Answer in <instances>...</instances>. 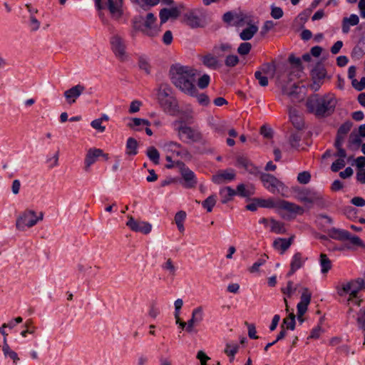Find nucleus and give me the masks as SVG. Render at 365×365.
<instances>
[{"label": "nucleus", "mask_w": 365, "mask_h": 365, "mask_svg": "<svg viewBox=\"0 0 365 365\" xmlns=\"http://www.w3.org/2000/svg\"><path fill=\"white\" fill-rule=\"evenodd\" d=\"M40 25V21L34 16H30L29 26L31 31H36L39 29Z\"/></svg>", "instance_id": "obj_57"}, {"label": "nucleus", "mask_w": 365, "mask_h": 365, "mask_svg": "<svg viewBox=\"0 0 365 365\" xmlns=\"http://www.w3.org/2000/svg\"><path fill=\"white\" fill-rule=\"evenodd\" d=\"M257 31L258 27L252 24L242 31V32L240 34V37L243 41L250 40L257 32Z\"/></svg>", "instance_id": "obj_28"}, {"label": "nucleus", "mask_w": 365, "mask_h": 365, "mask_svg": "<svg viewBox=\"0 0 365 365\" xmlns=\"http://www.w3.org/2000/svg\"><path fill=\"white\" fill-rule=\"evenodd\" d=\"M352 123L350 121H346L342 125H341V126L337 130V133L346 136V134L350 131Z\"/></svg>", "instance_id": "obj_51"}, {"label": "nucleus", "mask_w": 365, "mask_h": 365, "mask_svg": "<svg viewBox=\"0 0 365 365\" xmlns=\"http://www.w3.org/2000/svg\"><path fill=\"white\" fill-rule=\"evenodd\" d=\"M203 319V309L202 307H198L192 310V317L187 321L186 331L191 333L193 331V327L200 324Z\"/></svg>", "instance_id": "obj_15"}, {"label": "nucleus", "mask_w": 365, "mask_h": 365, "mask_svg": "<svg viewBox=\"0 0 365 365\" xmlns=\"http://www.w3.org/2000/svg\"><path fill=\"white\" fill-rule=\"evenodd\" d=\"M311 299L312 293L309 292V289L307 287L303 288V292L300 297L299 303L309 305L310 304Z\"/></svg>", "instance_id": "obj_46"}, {"label": "nucleus", "mask_w": 365, "mask_h": 365, "mask_svg": "<svg viewBox=\"0 0 365 365\" xmlns=\"http://www.w3.org/2000/svg\"><path fill=\"white\" fill-rule=\"evenodd\" d=\"M237 165L244 168L250 173H255L257 170L256 167L253 166L250 160L244 155H240L237 158Z\"/></svg>", "instance_id": "obj_23"}, {"label": "nucleus", "mask_w": 365, "mask_h": 365, "mask_svg": "<svg viewBox=\"0 0 365 365\" xmlns=\"http://www.w3.org/2000/svg\"><path fill=\"white\" fill-rule=\"evenodd\" d=\"M143 125H150V121L143 118H130V122L128 123V127L135 131L140 130L139 127Z\"/></svg>", "instance_id": "obj_26"}, {"label": "nucleus", "mask_w": 365, "mask_h": 365, "mask_svg": "<svg viewBox=\"0 0 365 365\" xmlns=\"http://www.w3.org/2000/svg\"><path fill=\"white\" fill-rule=\"evenodd\" d=\"M157 19L153 13L147 14L143 19L144 34L150 37L155 36L158 34V29L155 26Z\"/></svg>", "instance_id": "obj_12"}, {"label": "nucleus", "mask_w": 365, "mask_h": 365, "mask_svg": "<svg viewBox=\"0 0 365 365\" xmlns=\"http://www.w3.org/2000/svg\"><path fill=\"white\" fill-rule=\"evenodd\" d=\"M179 138L187 143H200L203 136L200 131L186 125H181L178 128Z\"/></svg>", "instance_id": "obj_7"}, {"label": "nucleus", "mask_w": 365, "mask_h": 365, "mask_svg": "<svg viewBox=\"0 0 365 365\" xmlns=\"http://www.w3.org/2000/svg\"><path fill=\"white\" fill-rule=\"evenodd\" d=\"M133 29L144 34L143 18L141 16H135L132 20Z\"/></svg>", "instance_id": "obj_41"}, {"label": "nucleus", "mask_w": 365, "mask_h": 365, "mask_svg": "<svg viewBox=\"0 0 365 365\" xmlns=\"http://www.w3.org/2000/svg\"><path fill=\"white\" fill-rule=\"evenodd\" d=\"M217 202V196L215 195H211L202 202V206L205 208L207 212H212Z\"/></svg>", "instance_id": "obj_36"}, {"label": "nucleus", "mask_w": 365, "mask_h": 365, "mask_svg": "<svg viewBox=\"0 0 365 365\" xmlns=\"http://www.w3.org/2000/svg\"><path fill=\"white\" fill-rule=\"evenodd\" d=\"M110 43L115 56L121 61L124 60L125 57V45L123 38L119 35L115 34L110 37Z\"/></svg>", "instance_id": "obj_10"}, {"label": "nucleus", "mask_w": 365, "mask_h": 365, "mask_svg": "<svg viewBox=\"0 0 365 365\" xmlns=\"http://www.w3.org/2000/svg\"><path fill=\"white\" fill-rule=\"evenodd\" d=\"M292 244V238L285 239V238H279L274 242V247L276 249H280L283 252L287 250Z\"/></svg>", "instance_id": "obj_34"}, {"label": "nucleus", "mask_w": 365, "mask_h": 365, "mask_svg": "<svg viewBox=\"0 0 365 365\" xmlns=\"http://www.w3.org/2000/svg\"><path fill=\"white\" fill-rule=\"evenodd\" d=\"M312 12V9H306L298 15L297 19L302 24V26H304V24L307 21Z\"/></svg>", "instance_id": "obj_45"}, {"label": "nucleus", "mask_w": 365, "mask_h": 365, "mask_svg": "<svg viewBox=\"0 0 365 365\" xmlns=\"http://www.w3.org/2000/svg\"><path fill=\"white\" fill-rule=\"evenodd\" d=\"M162 268L164 270L168 271L169 273L173 276L175 274L176 267L173 264L171 259H168L164 264H163Z\"/></svg>", "instance_id": "obj_49"}, {"label": "nucleus", "mask_w": 365, "mask_h": 365, "mask_svg": "<svg viewBox=\"0 0 365 365\" xmlns=\"http://www.w3.org/2000/svg\"><path fill=\"white\" fill-rule=\"evenodd\" d=\"M350 232L346 230L332 227L328 230V236L334 240L344 241L349 237Z\"/></svg>", "instance_id": "obj_20"}, {"label": "nucleus", "mask_w": 365, "mask_h": 365, "mask_svg": "<svg viewBox=\"0 0 365 365\" xmlns=\"http://www.w3.org/2000/svg\"><path fill=\"white\" fill-rule=\"evenodd\" d=\"M138 66L139 68L144 71L146 74L150 73V66L148 61L144 57H140L138 59Z\"/></svg>", "instance_id": "obj_52"}, {"label": "nucleus", "mask_w": 365, "mask_h": 365, "mask_svg": "<svg viewBox=\"0 0 365 365\" xmlns=\"http://www.w3.org/2000/svg\"><path fill=\"white\" fill-rule=\"evenodd\" d=\"M132 3L138 5L144 10L150 9L159 4L160 0H130Z\"/></svg>", "instance_id": "obj_31"}, {"label": "nucleus", "mask_w": 365, "mask_h": 365, "mask_svg": "<svg viewBox=\"0 0 365 365\" xmlns=\"http://www.w3.org/2000/svg\"><path fill=\"white\" fill-rule=\"evenodd\" d=\"M158 102L164 110L167 112H171L175 110L177 104L175 98L168 97L166 98H162L158 100Z\"/></svg>", "instance_id": "obj_25"}, {"label": "nucleus", "mask_w": 365, "mask_h": 365, "mask_svg": "<svg viewBox=\"0 0 365 365\" xmlns=\"http://www.w3.org/2000/svg\"><path fill=\"white\" fill-rule=\"evenodd\" d=\"M128 222L126 225L133 232H140L144 235H148L151 232L152 225L149 222L144 221H138L130 215L128 216Z\"/></svg>", "instance_id": "obj_9"}, {"label": "nucleus", "mask_w": 365, "mask_h": 365, "mask_svg": "<svg viewBox=\"0 0 365 365\" xmlns=\"http://www.w3.org/2000/svg\"><path fill=\"white\" fill-rule=\"evenodd\" d=\"M91 125L98 131L103 133L105 131L106 127L102 125V119H95L91 123Z\"/></svg>", "instance_id": "obj_64"}, {"label": "nucleus", "mask_w": 365, "mask_h": 365, "mask_svg": "<svg viewBox=\"0 0 365 365\" xmlns=\"http://www.w3.org/2000/svg\"><path fill=\"white\" fill-rule=\"evenodd\" d=\"M193 96H196L197 99V102L203 106H207L210 103V98H209L208 96L206 95L205 93L197 94V92L196 94L194 95Z\"/></svg>", "instance_id": "obj_60"}, {"label": "nucleus", "mask_w": 365, "mask_h": 365, "mask_svg": "<svg viewBox=\"0 0 365 365\" xmlns=\"http://www.w3.org/2000/svg\"><path fill=\"white\" fill-rule=\"evenodd\" d=\"M200 60L202 64L210 69L216 70L221 66V63L217 59V57L212 53H207L202 56Z\"/></svg>", "instance_id": "obj_18"}, {"label": "nucleus", "mask_w": 365, "mask_h": 365, "mask_svg": "<svg viewBox=\"0 0 365 365\" xmlns=\"http://www.w3.org/2000/svg\"><path fill=\"white\" fill-rule=\"evenodd\" d=\"M182 22L190 29L204 28L207 25L205 14L201 9H190L183 14Z\"/></svg>", "instance_id": "obj_6"}, {"label": "nucleus", "mask_w": 365, "mask_h": 365, "mask_svg": "<svg viewBox=\"0 0 365 365\" xmlns=\"http://www.w3.org/2000/svg\"><path fill=\"white\" fill-rule=\"evenodd\" d=\"M252 45L250 43L245 42L240 44L237 52L240 55L245 56L247 55L251 51Z\"/></svg>", "instance_id": "obj_48"}, {"label": "nucleus", "mask_w": 365, "mask_h": 365, "mask_svg": "<svg viewBox=\"0 0 365 365\" xmlns=\"http://www.w3.org/2000/svg\"><path fill=\"white\" fill-rule=\"evenodd\" d=\"M138 142L133 138H128L126 142V154L128 155H135L138 153Z\"/></svg>", "instance_id": "obj_30"}, {"label": "nucleus", "mask_w": 365, "mask_h": 365, "mask_svg": "<svg viewBox=\"0 0 365 365\" xmlns=\"http://www.w3.org/2000/svg\"><path fill=\"white\" fill-rule=\"evenodd\" d=\"M235 174L232 170H224L222 173L212 176V181L216 184L222 183L223 180H232Z\"/></svg>", "instance_id": "obj_22"}, {"label": "nucleus", "mask_w": 365, "mask_h": 365, "mask_svg": "<svg viewBox=\"0 0 365 365\" xmlns=\"http://www.w3.org/2000/svg\"><path fill=\"white\" fill-rule=\"evenodd\" d=\"M239 63V58L236 55H228L225 60V64L227 67H234Z\"/></svg>", "instance_id": "obj_50"}, {"label": "nucleus", "mask_w": 365, "mask_h": 365, "mask_svg": "<svg viewBox=\"0 0 365 365\" xmlns=\"http://www.w3.org/2000/svg\"><path fill=\"white\" fill-rule=\"evenodd\" d=\"M255 77L258 81L259 84L261 86L265 87L268 85L269 81L267 76H263L259 71H255Z\"/></svg>", "instance_id": "obj_55"}, {"label": "nucleus", "mask_w": 365, "mask_h": 365, "mask_svg": "<svg viewBox=\"0 0 365 365\" xmlns=\"http://www.w3.org/2000/svg\"><path fill=\"white\" fill-rule=\"evenodd\" d=\"M349 146L356 145L359 147L361 144V140L360 138V135L357 134L351 133L349 135Z\"/></svg>", "instance_id": "obj_62"}, {"label": "nucleus", "mask_w": 365, "mask_h": 365, "mask_svg": "<svg viewBox=\"0 0 365 365\" xmlns=\"http://www.w3.org/2000/svg\"><path fill=\"white\" fill-rule=\"evenodd\" d=\"M257 200L259 207L272 208L274 207V203L272 199L265 200L262 198H257Z\"/></svg>", "instance_id": "obj_54"}, {"label": "nucleus", "mask_w": 365, "mask_h": 365, "mask_svg": "<svg viewBox=\"0 0 365 365\" xmlns=\"http://www.w3.org/2000/svg\"><path fill=\"white\" fill-rule=\"evenodd\" d=\"M288 61L290 64L297 70L302 71L303 69L301 59L298 57H296L294 54H291L289 56Z\"/></svg>", "instance_id": "obj_47"}, {"label": "nucleus", "mask_w": 365, "mask_h": 365, "mask_svg": "<svg viewBox=\"0 0 365 365\" xmlns=\"http://www.w3.org/2000/svg\"><path fill=\"white\" fill-rule=\"evenodd\" d=\"M311 179V175L308 171L299 173L297 176V180L301 184H307Z\"/></svg>", "instance_id": "obj_56"}, {"label": "nucleus", "mask_w": 365, "mask_h": 365, "mask_svg": "<svg viewBox=\"0 0 365 365\" xmlns=\"http://www.w3.org/2000/svg\"><path fill=\"white\" fill-rule=\"evenodd\" d=\"M179 16V11L174 7L170 9L163 8L160 9L159 13L161 24L166 23L169 19H177Z\"/></svg>", "instance_id": "obj_17"}, {"label": "nucleus", "mask_w": 365, "mask_h": 365, "mask_svg": "<svg viewBox=\"0 0 365 365\" xmlns=\"http://www.w3.org/2000/svg\"><path fill=\"white\" fill-rule=\"evenodd\" d=\"M260 180L263 185L272 193L275 192L277 188L283 187L284 186L282 182L269 173H262L260 175Z\"/></svg>", "instance_id": "obj_11"}, {"label": "nucleus", "mask_w": 365, "mask_h": 365, "mask_svg": "<svg viewBox=\"0 0 365 365\" xmlns=\"http://www.w3.org/2000/svg\"><path fill=\"white\" fill-rule=\"evenodd\" d=\"M278 207L295 215H302L304 211L302 207L286 200H281Z\"/></svg>", "instance_id": "obj_19"}, {"label": "nucleus", "mask_w": 365, "mask_h": 365, "mask_svg": "<svg viewBox=\"0 0 365 365\" xmlns=\"http://www.w3.org/2000/svg\"><path fill=\"white\" fill-rule=\"evenodd\" d=\"M289 118L294 128L297 130L303 129L304 121L302 118L296 113L295 110L289 112Z\"/></svg>", "instance_id": "obj_32"}, {"label": "nucleus", "mask_w": 365, "mask_h": 365, "mask_svg": "<svg viewBox=\"0 0 365 365\" xmlns=\"http://www.w3.org/2000/svg\"><path fill=\"white\" fill-rule=\"evenodd\" d=\"M307 259V257H303L301 252H297L292 257L290 267H294L296 269H299L302 267L304 264L305 261Z\"/></svg>", "instance_id": "obj_29"}, {"label": "nucleus", "mask_w": 365, "mask_h": 365, "mask_svg": "<svg viewBox=\"0 0 365 365\" xmlns=\"http://www.w3.org/2000/svg\"><path fill=\"white\" fill-rule=\"evenodd\" d=\"M239 350V345L237 344H226L224 352L228 356H232L235 358V355L237 353Z\"/></svg>", "instance_id": "obj_40"}, {"label": "nucleus", "mask_w": 365, "mask_h": 365, "mask_svg": "<svg viewBox=\"0 0 365 365\" xmlns=\"http://www.w3.org/2000/svg\"><path fill=\"white\" fill-rule=\"evenodd\" d=\"M321 272L323 274L327 273L331 269V262L326 254L320 255Z\"/></svg>", "instance_id": "obj_35"}, {"label": "nucleus", "mask_w": 365, "mask_h": 365, "mask_svg": "<svg viewBox=\"0 0 365 365\" xmlns=\"http://www.w3.org/2000/svg\"><path fill=\"white\" fill-rule=\"evenodd\" d=\"M284 12L282 8L278 6H272L271 16L274 19H279L283 16Z\"/></svg>", "instance_id": "obj_61"}, {"label": "nucleus", "mask_w": 365, "mask_h": 365, "mask_svg": "<svg viewBox=\"0 0 365 365\" xmlns=\"http://www.w3.org/2000/svg\"><path fill=\"white\" fill-rule=\"evenodd\" d=\"M327 74L326 69L321 63H317L311 71V75L313 80L322 81Z\"/></svg>", "instance_id": "obj_24"}, {"label": "nucleus", "mask_w": 365, "mask_h": 365, "mask_svg": "<svg viewBox=\"0 0 365 365\" xmlns=\"http://www.w3.org/2000/svg\"><path fill=\"white\" fill-rule=\"evenodd\" d=\"M299 198L303 202L314 203L320 208H325L329 205L322 192L312 188L302 189L299 192Z\"/></svg>", "instance_id": "obj_3"}, {"label": "nucleus", "mask_w": 365, "mask_h": 365, "mask_svg": "<svg viewBox=\"0 0 365 365\" xmlns=\"http://www.w3.org/2000/svg\"><path fill=\"white\" fill-rule=\"evenodd\" d=\"M257 71H259L264 75L271 74L273 76L276 71V66L274 63H264L258 68Z\"/></svg>", "instance_id": "obj_33"}, {"label": "nucleus", "mask_w": 365, "mask_h": 365, "mask_svg": "<svg viewBox=\"0 0 365 365\" xmlns=\"http://www.w3.org/2000/svg\"><path fill=\"white\" fill-rule=\"evenodd\" d=\"M2 351L5 357H9L13 360L14 364H16L19 361L18 354L10 349V346L7 343V339L3 341Z\"/></svg>", "instance_id": "obj_27"}, {"label": "nucleus", "mask_w": 365, "mask_h": 365, "mask_svg": "<svg viewBox=\"0 0 365 365\" xmlns=\"http://www.w3.org/2000/svg\"><path fill=\"white\" fill-rule=\"evenodd\" d=\"M123 0H107L103 6L107 8L111 16L115 18H120L123 15L122 11Z\"/></svg>", "instance_id": "obj_14"}, {"label": "nucleus", "mask_w": 365, "mask_h": 365, "mask_svg": "<svg viewBox=\"0 0 365 365\" xmlns=\"http://www.w3.org/2000/svg\"><path fill=\"white\" fill-rule=\"evenodd\" d=\"M357 322L359 325V327L362 329L364 341L363 345H365V307L364 309H361L358 313Z\"/></svg>", "instance_id": "obj_39"}, {"label": "nucleus", "mask_w": 365, "mask_h": 365, "mask_svg": "<svg viewBox=\"0 0 365 365\" xmlns=\"http://www.w3.org/2000/svg\"><path fill=\"white\" fill-rule=\"evenodd\" d=\"M43 217L42 212L39 213V216H37L34 210L27 209L17 217L16 227L20 231H24L26 227L30 228L36 225L38 221L43 220Z\"/></svg>", "instance_id": "obj_5"}, {"label": "nucleus", "mask_w": 365, "mask_h": 365, "mask_svg": "<svg viewBox=\"0 0 365 365\" xmlns=\"http://www.w3.org/2000/svg\"><path fill=\"white\" fill-rule=\"evenodd\" d=\"M345 160L344 159H337L331 166V171L336 173L345 167Z\"/></svg>", "instance_id": "obj_58"}, {"label": "nucleus", "mask_w": 365, "mask_h": 365, "mask_svg": "<svg viewBox=\"0 0 365 365\" xmlns=\"http://www.w3.org/2000/svg\"><path fill=\"white\" fill-rule=\"evenodd\" d=\"M86 87L82 84H77L66 90L63 95L68 104L76 103L77 98L84 92Z\"/></svg>", "instance_id": "obj_13"}, {"label": "nucleus", "mask_w": 365, "mask_h": 365, "mask_svg": "<svg viewBox=\"0 0 365 365\" xmlns=\"http://www.w3.org/2000/svg\"><path fill=\"white\" fill-rule=\"evenodd\" d=\"M210 77L208 74L202 75L197 81V86L200 88L204 89L209 86Z\"/></svg>", "instance_id": "obj_53"}, {"label": "nucleus", "mask_w": 365, "mask_h": 365, "mask_svg": "<svg viewBox=\"0 0 365 365\" xmlns=\"http://www.w3.org/2000/svg\"><path fill=\"white\" fill-rule=\"evenodd\" d=\"M146 155L154 164H159L160 153L155 147H149L147 150Z\"/></svg>", "instance_id": "obj_37"}, {"label": "nucleus", "mask_w": 365, "mask_h": 365, "mask_svg": "<svg viewBox=\"0 0 365 365\" xmlns=\"http://www.w3.org/2000/svg\"><path fill=\"white\" fill-rule=\"evenodd\" d=\"M301 140V135L297 133H292L289 137V143L292 148H298L299 146V141Z\"/></svg>", "instance_id": "obj_59"}, {"label": "nucleus", "mask_w": 365, "mask_h": 365, "mask_svg": "<svg viewBox=\"0 0 365 365\" xmlns=\"http://www.w3.org/2000/svg\"><path fill=\"white\" fill-rule=\"evenodd\" d=\"M267 258L268 257L266 255L261 256L249 269L250 272L252 273L257 272L259 268L266 262Z\"/></svg>", "instance_id": "obj_44"}, {"label": "nucleus", "mask_w": 365, "mask_h": 365, "mask_svg": "<svg viewBox=\"0 0 365 365\" xmlns=\"http://www.w3.org/2000/svg\"><path fill=\"white\" fill-rule=\"evenodd\" d=\"M101 155H103V150L96 148H90L88 150L84 160L85 170L88 171L91 165L95 163L98 158L101 157Z\"/></svg>", "instance_id": "obj_16"}, {"label": "nucleus", "mask_w": 365, "mask_h": 365, "mask_svg": "<svg viewBox=\"0 0 365 365\" xmlns=\"http://www.w3.org/2000/svg\"><path fill=\"white\" fill-rule=\"evenodd\" d=\"M271 232L277 233V234H283L285 233L286 229L284 227V224L283 222L277 221L274 219H271Z\"/></svg>", "instance_id": "obj_38"}, {"label": "nucleus", "mask_w": 365, "mask_h": 365, "mask_svg": "<svg viewBox=\"0 0 365 365\" xmlns=\"http://www.w3.org/2000/svg\"><path fill=\"white\" fill-rule=\"evenodd\" d=\"M169 74L171 82L182 92L190 96L196 94L197 88L194 84L196 71L194 68L176 63L170 66Z\"/></svg>", "instance_id": "obj_1"}, {"label": "nucleus", "mask_w": 365, "mask_h": 365, "mask_svg": "<svg viewBox=\"0 0 365 365\" xmlns=\"http://www.w3.org/2000/svg\"><path fill=\"white\" fill-rule=\"evenodd\" d=\"M219 194L221 197V202L222 204H226L230 201L235 195H237V192L231 187L227 186L221 188L220 190Z\"/></svg>", "instance_id": "obj_21"}, {"label": "nucleus", "mask_w": 365, "mask_h": 365, "mask_svg": "<svg viewBox=\"0 0 365 365\" xmlns=\"http://www.w3.org/2000/svg\"><path fill=\"white\" fill-rule=\"evenodd\" d=\"M171 93V88L170 87L165 84V85H161L158 91V99H162V98H166L170 96V94Z\"/></svg>", "instance_id": "obj_42"}, {"label": "nucleus", "mask_w": 365, "mask_h": 365, "mask_svg": "<svg viewBox=\"0 0 365 365\" xmlns=\"http://www.w3.org/2000/svg\"><path fill=\"white\" fill-rule=\"evenodd\" d=\"M336 103L334 96L328 93L321 97L314 95L309 98L306 106L309 113H314L317 117L324 118L334 113Z\"/></svg>", "instance_id": "obj_2"}, {"label": "nucleus", "mask_w": 365, "mask_h": 365, "mask_svg": "<svg viewBox=\"0 0 365 365\" xmlns=\"http://www.w3.org/2000/svg\"><path fill=\"white\" fill-rule=\"evenodd\" d=\"M293 282L292 281H288L287 287L282 288L281 291L283 294L287 295V297H290L292 294L295 292L296 288L293 289Z\"/></svg>", "instance_id": "obj_63"}, {"label": "nucleus", "mask_w": 365, "mask_h": 365, "mask_svg": "<svg viewBox=\"0 0 365 365\" xmlns=\"http://www.w3.org/2000/svg\"><path fill=\"white\" fill-rule=\"evenodd\" d=\"M180 170L182 177L180 183L187 189L195 187L197 184V180L195 174L184 163L178 161L176 163Z\"/></svg>", "instance_id": "obj_8"}, {"label": "nucleus", "mask_w": 365, "mask_h": 365, "mask_svg": "<svg viewBox=\"0 0 365 365\" xmlns=\"http://www.w3.org/2000/svg\"><path fill=\"white\" fill-rule=\"evenodd\" d=\"M336 289L339 296L343 297L349 294V301L352 300L357 298L359 291L365 289V282L362 278H357L347 283L342 284L341 286H338Z\"/></svg>", "instance_id": "obj_4"}, {"label": "nucleus", "mask_w": 365, "mask_h": 365, "mask_svg": "<svg viewBox=\"0 0 365 365\" xmlns=\"http://www.w3.org/2000/svg\"><path fill=\"white\" fill-rule=\"evenodd\" d=\"M282 324H286L285 329L294 330L295 329L296 322H295V315L293 313H291L288 318H285L283 319V322Z\"/></svg>", "instance_id": "obj_43"}]
</instances>
